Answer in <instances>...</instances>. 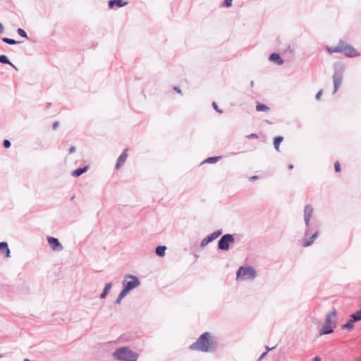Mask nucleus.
<instances>
[{
	"instance_id": "35",
	"label": "nucleus",
	"mask_w": 361,
	"mask_h": 361,
	"mask_svg": "<svg viewBox=\"0 0 361 361\" xmlns=\"http://www.w3.org/2000/svg\"><path fill=\"white\" fill-rule=\"evenodd\" d=\"M59 122L58 121H55L53 125H52V128L54 130H56L58 127H59Z\"/></svg>"
},
{
	"instance_id": "23",
	"label": "nucleus",
	"mask_w": 361,
	"mask_h": 361,
	"mask_svg": "<svg viewBox=\"0 0 361 361\" xmlns=\"http://www.w3.org/2000/svg\"><path fill=\"white\" fill-rule=\"evenodd\" d=\"M128 293V292L123 289L121 292L118 294L116 300H115V304L119 305L123 298H125Z\"/></svg>"
},
{
	"instance_id": "36",
	"label": "nucleus",
	"mask_w": 361,
	"mask_h": 361,
	"mask_svg": "<svg viewBox=\"0 0 361 361\" xmlns=\"http://www.w3.org/2000/svg\"><path fill=\"white\" fill-rule=\"evenodd\" d=\"M75 147L74 146H72L69 149V154H72V153L75 152Z\"/></svg>"
},
{
	"instance_id": "40",
	"label": "nucleus",
	"mask_w": 361,
	"mask_h": 361,
	"mask_svg": "<svg viewBox=\"0 0 361 361\" xmlns=\"http://www.w3.org/2000/svg\"><path fill=\"white\" fill-rule=\"evenodd\" d=\"M313 361H321V358L318 356L314 357Z\"/></svg>"
},
{
	"instance_id": "44",
	"label": "nucleus",
	"mask_w": 361,
	"mask_h": 361,
	"mask_svg": "<svg viewBox=\"0 0 361 361\" xmlns=\"http://www.w3.org/2000/svg\"><path fill=\"white\" fill-rule=\"evenodd\" d=\"M266 349H267V352H268V351H269V350H271V348H269L268 346H266Z\"/></svg>"
},
{
	"instance_id": "37",
	"label": "nucleus",
	"mask_w": 361,
	"mask_h": 361,
	"mask_svg": "<svg viewBox=\"0 0 361 361\" xmlns=\"http://www.w3.org/2000/svg\"><path fill=\"white\" fill-rule=\"evenodd\" d=\"M267 352L263 353L261 355V356L259 357V361H260V360H262V359H263V358L267 355Z\"/></svg>"
},
{
	"instance_id": "3",
	"label": "nucleus",
	"mask_w": 361,
	"mask_h": 361,
	"mask_svg": "<svg viewBox=\"0 0 361 361\" xmlns=\"http://www.w3.org/2000/svg\"><path fill=\"white\" fill-rule=\"evenodd\" d=\"M336 312L335 310L329 312L325 319V324L319 330V335L329 334L334 331L336 326Z\"/></svg>"
},
{
	"instance_id": "42",
	"label": "nucleus",
	"mask_w": 361,
	"mask_h": 361,
	"mask_svg": "<svg viewBox=\"0 0 361 361\" xmlns=\"http://www.w3.org/2000/svg\"><path fill=\"white\" fill-rule=\"evenodd\" d=\"M288 169H293V164H290V165H288Z\"/></svg>"
},
{
	"instance_id": "29",
	"label": "nucleus",
	"mask_w": 361,
	"mask_h": 361,
	"mask_svg": "<svg viewBox=\"0 0 361 361\" xmlns=\"http://www.w3.org/2000/svg\"><path fill=\"white\" fill-rule=\"evenodd\" d=\"M212 106H213V108H214V109L217 112L221 113H221H223V111H222L221 109H220L218 107V106H217V104H216V102H214L212 103Z\"/></svg>"
},
{
	"instance_id": "10",
	"label": "nucleus",
	"mask_w": 361,
	"mask_h": 361,
	"mask_svg": "<svg viewBox=\"0 0 361 361\" xmlns=\"http://www.w3.org/2000/svg\"><path fill=\"white\" fill-rule=\"evenodd\" d=\"M342 54L349 58L356 57L360 56V53L350 44L343 41V46Z\"/></svg>"
},
{
	"instance_id": "27",
	"label": "nucleus",
	"mask_w": 361,
	"mask_h": 361,
	"mask_svg": "<svg viewBox=\"0 0 361 361\" xmlns=\"http://www.w3.org/2000/svg\"><path fill=\"white\" fill-rule=\"evenodd\" d=\"M2 41L6 44H11V45H13V44H19L20 42L19 41H16L13 39H11V38H8V37H4L2 38Z\"/></svg>"
},
{
	"instance_id": "1",
	"label": "nucleus",
	"mask_w": 361,
	"mask_h": 361,
	"mask_svg": "<svg viewBox=\"0 0 361 361\" xmlns=\"http://www.w3.org/2000/svg\"><path fill=\"white\" fill-rule=\"evenodd\" d=\"M189 349L205 353L213 352L216 350V344L212 340L211 334L209 332H205L195 343L190 345Z\"/></svg>"
},
{
	"instance_id": "22",
	"label": "nucleus",
	"mask_w": 361,
	"mask_h": 361,
	"mask_svg": "<svg viewBox=\"0 0 361 361\" xmlns=\"http://www.w3.org/2000/svg\"><path fill=\"white\" fill-rule=\"evenodd\" d=\"M0 63L4 64H9L12 67H13L15 69H17L16 66L13 65L8 59V57L6 55H0Z\"/></svg>"
},
{
	"instance_id": "14",
	"label": "nucleus",
	"mask_w": 361,
	"mask_h": 361,
	"mask_svg": "<svg viewBox=\"0 0 361 361\" xmlns=\"http://www.w3.org/2000/svg\"><path fill=\"white\" fill-rule=\"evenodd\" d=\"M127 152H128V149H126L122 152V154L119 156V157H118V159L117 160L116 166H115L116 170H118L122 166V165L126 162V159L128 157Z\"/></svg>"
},
{
	"instance_id": "39",
	"label": "nucleus",
	"mask_w": 361,
	"mask_h": 361,
	"mask_svg": "<svg viewBox=\"0 0 361 361\" xmlns=\"http://www.w3.org/2000/svg\"><path fill=\"white\" fill-rule=\"evenodd\" d=\"M250 180H252H252H255L258 179V176H253L250 177Z\"/></svg>"
},
{
	"instance_id": "34",
	"label": "nucleus",
	"mask_w": 361,
	"mask_h": 361,
	"mask_svg": "<svg viewBox=\"0 0 361 361\" xmlns=\"http://www.w3.org/2000/svg\"><path fill=\"white\" fill-rule=\"evenodd\" d=\"M322 90H320L317 93V94H316V96H315V99H316L317 100H319V99H320V98H321V97H322Z\"/></svg>"
},
{
	"instance_id": "16",
	"label": "nucleus",
	"mask_w": 361,
	"mask_h": 361,
	"mask_svg": "<svg viewBox=\"0 0 361 361\" xmlns=\"http://www.w3.org/2000/svg\"><path fill=\"white\" fill-rule=\"evenodd\" d=\"M127 1H124L123 0H110L109 1V7L112 8L114 6H116L121 8L127 5Z\"/></svg>"
},
{
	"instance_id": "19",
	"label": "nucleus",
	"mask_w": 361,
	"mask_h": 361,
	"mask_svg": "<svg viewBox=\"0 0 361 361\" xmlns=\"http://www.w3.org/2000/svg\"><path fill=\"white\" fill-rule=\"evenodd\" d=\"M88 170V166L78 168L71 172V175L74 177H78Z\"/></svg>"
},
{
	"instance_id": "31",
	"label": "nucleus",
	"mask_w": 361,
	"mask_h": 361,
	"mask_svg": "<svg viewBox=\"0 0 361 361\" xmlns=\"http://www.w3.org/2000/svg\"><path fill=\"white\" fill-rule=\"evenodd\" d=\"M334 168H335L336 172H339L341 171L340 164L338 161H336L334 163Z\"/></svg>"
},
{
	"instance_id": "30",
	"label": "nucleus",
	"mask_w": 361,
	"mask_h": 361,
	"mask_svg": "<svg viewBox=\"0 0 361 361\" xmlns=\"http://www.w3.org/2000/svg\"><path fill=\"white\" fill-rule=\"evenodd\" d=\"M11 142L8 140H4L3 142V145L5 148H8L11 147Z\"/></svg>"
},
{
	"instance_id": "17",
	"label": "nucleus",
	"mask_w": 361,
	"mask_h": 361,
	"mask_svg": "<svg viewBox=\"0 0 361 361\" xmlns=\"http://www.w3.org/2000/svg\"><path fill=\"white\" fill-rule=\"evenodd\" d=\"M269 60L277 65H282L283 63V60L281 59L279 54L273 53L269 56Z\"/></svg>"
},
{
	"instance_id": "7",
	"label": "nucleus",
	"mask_w": 361,
	"mask_h": 361,
	"mask_svg": "<svg viewBox=\"0 0 361 361\" xmlns=\"http://www.w3.org/2000/svg\"><path fill=\"white\" fill-rule=\"evenodd\" d=\"M234 240L233 235L225 234L218 241V248L221 250L227 251L229 250L230 243H233Z\"/></svg>"
},
{
	"instance_id": "43",
	"label": "nucleus",
	"mask_w": 361,
	"mask_h": 361,
	"mask_svg": "<svg viewBox=\"0 0 361 361\" xmlns=\"http://www.w3.org/2000/svg\"><path fill=\"white\" fill-rule=\"evenodd\" d=\"M250 86L252 87L254 86V82L253 81H251L250 82Z\"/></svg>"
},
{
	"instance_id": "2",
	"label": "nucleus",
	"mask_w": 361,
	"mask_h": 361,
	"mask_svg": "<svg viewBox=\"0 0 361 361\" xmlns=\"http://www.w3.org/2000/svg\"><path fill=\"white\" fill-rule=\"evenodd\" d=\"M113 356L119 361H137L139 357L137 353L126 346L117 348L114 352Z\"/></svg>"
},
{
	"instance_id": "47",
	"label": "nucleus",
	"mask_w": 361,
	"mask_h": 361,
	"mask_svg": "<svg viewBox=\"0 0 361 361\" xmlns=\"http://www.w3.org/2000/svg\"><path fill=\"white\" fill-rule=\"evenodd\" d=\"M359 361H361V358L360 359V360H359Z\"/></svg>"
},
{
	"instance_id": "38",
	"label": "nucleus",
	"mask_w": 361,
	"mask_h": 361,
	"mask_svg": "<svg viewBox=\"0 0 361 361\" xmlns=\"http://www.w3.org/2000/svg\"><path fill=\"white\" fill-rule=\"evenodd\" d=\"M173 90H174L176 92H178V93H179V94H181V90H180V89L178 87H174Z\"/></svg>"
},
{
	"instance_id": "5",
	"label": "nucleus",
	"mask_w": 361,
	"mask_h": 361,
	"mask_svg": "<svg viewBox=\"0 0 361 361\" xmlns=\"http://www.w3.org/2000/svg\"><path fill=\"white\" fill-rule=\"evenodd\" d=\"M257 276L256 270L252 267H240L236 274V279L243 281L253 280Z\"/></svg>"
},
{
	"instance_id": "41",
	"label": "nucleus",
	"mask_w": 361,
	"mask_h": 361,
	"mask_svg": "<svg viewBox=\"0 0 361 361\" xmlns=\"http://www.w3.org/2000/svg\"><path fill=\"white\" fill-rule=\"evenodd\" d=\"M3 32H4V26L0 23V34L2 33Z\"/></svg>"
},
{
	"instance_id": "13",
	"label": "nucleus",
	"mask_w": 361,
	"mask_h": 361,
	"mask_svg": "<svg viewBox=\"0 0 361 361\" xmlns=\"http://www.w3.org/2000/svg\"><path fill=\"white\" fill-rule=\"evenodd\" d=\"M308 235L307 236L305 235V238L302 240L303 247L310 246L317 238L319 235V231H316L310 238H308Z\"/></svg>"
},
{
	"instance_id": "33",
	"label": "nucleus",
	"mask_w": 361,
	"mask_h": 361,
	"mask_svg": "<svg viewBox=\"0 0 361 361\" xmlns=\"http://www.w3.org/2000/svg\"><path fill=\"white\" fill-rule=\"evenodd\" d=\"M248 139H257L258 138V135L255 133H251L247 136Z\"/></svg>"
},
{
	"instance_id": "26",
	"label": "nucleus",
	"mask_w": 361,
	"mask_h": 361,
	"mask_svg": "<svg viewBox=\"0 0 361 361\" xmlns=\"http://www.w3.org/2000/svg\"><path fill=\"white\" fill-rule=\"evenodd\" d=\"M221 159V156L209 157L204 161L205 163L214 164Z\"/></svg>"
},
{
	"instance_id": "6",
	"label": "nucleus",
	"mask_w": 361,
	"mask_h": 361,
	"mask_svg": "<svg viewBox=\"0 0 361 361\" xmlns=\"http://www.w3.org/2000/svg\"><path fill=\"white\" fill-rule=\"evenodd\" d=\"M140 284V280L137 276L132 274H126L123 281V290L129 293L131 290L137 287Z\"/></svg>"
},
{
	"instance_id": "28",
	"label": "nucleus",
	"mask_w": 361,
	"mask_h": 361,
	"mask_svg": "<svg viewBox=\"0 0 361 361\" xmlns=\"http://www.w3.org/2000/svg\"><path fill=\"white\" fill-rule=\"evenodd\" d=\"M17 32H18V34L20 36H21V37H25V38H27V35L26 32H25L23 29H22V28H18V29L17 30Z\"/></svg>"
},
{
	"instance_id": "9",
	"label": "nucleus",
	"mask_w": 361,
	"mask_h": 361,
	"mask_svg": "<svg viewBox=\"0 0 361 361\" xmlns=\"http://www.w3.org/2000/svg\"><path fill=\"white\" fill-rule=\"evenodd\" d=\"M314 209L310 204H307L304 209V221L306 226L305 235L307 236L310 231V219L313 214Z\"/></svg>"
},
{
	"instance_id": "8",
	"label": "nucleus",
	"mask_w": 361,
	"mask_h": 361,
	"mask_svg": "<svg viewBox=\"0 0 361 361\" xmlns=\"http://www.w3.org/2000/svg\"><path fill=\"white\" fill-rule=\"evenodd\" d=\"M360 320H361V309L350 315L349 321L346 324L342 325L341 329L350 331L354 327L353 323Z\"/></svg>"
},
{
	"instance_id": "46",
	"label": "nucleus",
	"mask_w": 361,
	"mask_h": 361,
	"mask_svg": "<svg viewBox=\"0 0 361 361\" xmlns=\"http://www.w3.org/2000/svg\"><path fill=\"white\" fill-rule=\"evenodd\" d=\"M3 355L2 354H0V358L3 357Z\"/></svg>"
},
{
	"instance_id": "11",
	"label": "nucleus",
	"mask_w": 361,
	"mask_h": 361,
	"mask_svg": "<svg viewBox=\"0 0 361 361\" xmlns=\"http://www.w3.org/2000/svg\"><path fill=\"white\" fill-rule=\"evenodd\" d=\"M221 234H222L221 229H219V230L213 232L212 233H210L209 235H208L207 236H206L205 238H204L202 240V241L200 243V247H205L207 244H209V243H211L213 240H214L215 239H216Z\"/></svg>"
},
{
	"instance_id": "4",
	"label": "nucleus",
	"mask_w": 361,
	"mask_h": 361,
	"mask_svg": "<svg viewBox=\"0 0 361 361\" xmlns=\"http://www.w3.org/2000/svg\"><path fill=\"white\" fill-rule=\"evenodd\" d=\"M334 74L333 75V81H334V92L335 94L340 85L342 83L343 80V74L344 71V66L341 63H336L334 65Z\"/></svg>"
},
{
	"instance_id": "12",
	"label": "nucleus",
	"mask_w": 361,
	"mask_h": 361,
	"mask_svg": "<svg viewBox=\"0 0 361 361\" xmlns=\"http://www.w3.org/2000/svg\"><path fill=\"white\" fill-rule=\"evenodd\" d=\"M47 239L53 250L61 251L63 250V246L57 238L47 236Z\"/></svg>"
},
{
	"instance_id": "15",
	"label": "nucleus",
	"mask_w": 361,
	"mask_h": 361,
	"mask_svg": "<svg viewBox=\"0 0 361 361\" xmlns=\"http://www.w3.org/2000/svg\"><path fill=\"white\" fill-rule=\"evenodd\" d=\"M343 46V41L340 40L338 43V45L336 47H326V49L329 53H342Z\"/></svg>"
},
{
	"instance_id": "32",
	"label": "nucleus",
	"mask_w": 361,
	"mask_h": 361,
	"mask_svg": "<svg viewBox=\"0 0 361 361\" xmlns=\"http://www.w3.org/2000/svg\"><path fill=\"white\" fill-rule=\"evenodd\" d=\"M232 1L233 0H224V6L227 8L231 7L232 5Z\"/></svg>"
},
{
	"instance_id": "25",
	"label": "nucleus",
	"mask_w": 361,
	"mask_h": 361,
	"mask_svg": "<svg viewBox=\"0 0 361 361\" xmlns=\"http://www.w3.org/2000/svg\"><path fill=\"white\" fill-rule=\"evenodd\" d=\"M282 140H283V137H281V136H278L274 138V145L275 149L277 151H279V145H280L281 142H282Z\"/></svg>"
},
{
	"instance_id": "21",
	"label": "nucleus",
	"mask_w": 361,
	"mask_h": 361,
	"mask_svg": "<svg viewBox=\"0 0 361 361\" xmlns=\"http://www.w3.org/2000/svg\"><path fill=\"white\" fill-rule=\"evenodd\" d=\"M166 247L159 245L156 247L155 252L159 257H164L166 254Z\"/></svg>"
},
{
	"instance_id": "20",
	"label": "nucleus",
	"mask_w": 361,
	"mask_h": 361,
	"mask_svg": "<svg viewBox=\"0 0 361 361\" xmlns=\"http://www.w3.org/2000/svg\"><path fill=\"white\" fill-rule=\"evenodd\" d=\"M0 250H5V257H10V250L8 248V243L6 242H1L0 243Z\"/></svg>"
},
{
	"instance_id": "24",
	"label": "nucleus",
	"mask_w": 361,
	"mask_h": 361,
	"mask_svg": "<svg viewBox=\"0 0 361 361\" xmlns=\"http://www.w3.org/2000/svg\"><path fill=\"white\" fill-rule=\"evenodd\" d=\"M269 109V107L264 104L257 103L256 106V111H268Z\"/></svg>"
},
{
	"instance_id": "18",
	"label": "nucleus",
	"mask_w": 361,
	"mask_h": 361,
	"mask_svg": "<svg viewBox=\"0 0 361 361\" xmlns=\"http://www.w3.org/2000/svg\"><path fill=\"white\" fill-rule=\"evenodd\" d=\"M111 287H112V283L111 282H109V283H106L105 286H104V288L102 291V293H101L99 298L101 299H104L108 293L109 292V290L111 289Z\"/></svg>"
},
{
	"instance_id": "45",
	"label": "nucleus",
	"mask_w": 361,
	"mask_h": 361,
	"mask_svg": "<svg viewBox=\"0 0 361 361\" xmlns=\"http://www.w3.org/2000/svg\"><path fill=\"white\" fill-rule=\"evenodd\" d=\"M23 361H30L29 359L26 358Z\"/></svg>"
}]
</instances>
